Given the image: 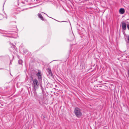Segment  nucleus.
<instances>
[{"mask_svg": "<svg viewBox=\"0 0 129 129\" xmlns=\"http://www.w3.org/2000/svg\"><path fill=\"white\" fill-rule=\"evenodd\" d=\"M74 112L76 116L78 117H80L82 115V113L80 109L76 108L74 110Z\"/></svg>", "mask_w": 129, "mask_h": 129, "instance_id": "obj_1", "label": "nucleus"}, {"mask_svg": "<svg viewBox=\"0 0 129 129\" xmlns=\"http://www.w3.org/2000/svg\"><path fill=\"white\" fill-rule=\"evenodd\" d=\"M33 86L34 88L36 90L39 86V83L37 80L36 79H35L33 80Z\"/></svg>", "mask_w": 129, "mask_h": 129, "instance_id": "obj_2", "label": "nucleus"}, {"mask_svg": "<svg viewBox=\"0 0 129 129\" xmlns=\"http://www.w3.org/2000/svg\"><path fill=\"white\" fill-rule=\"evenodd\" d=\"M122 28L123 30H125L126 29V25L125 22H122L121 23Z\"/></svg>", "mask_w": 129, "mask_h": 129, "instance_id": "obj_3", "label": "nucleus"}, {"mask_svg": "<svg viewBox=\"0 0 129 129\" xmlns=\"http://www.w3.org/2000/svg\"><path fill=\"white\" fill-rule=\"evenodd\" d=\"M41 72H38L36 74L37 76L38 77V78L39 79H42V77L41 75Z\"/></svg>", "mask_w": 129, "mask_h": 129, "instance_id": "obj_4", "label": "nucleus"}, {"mask_svg": "<svg viewBox=\"0 0 129 129\" xmlns=\"http://www.w3.org/2000/svg\"><path fill=\"white\" fill-rule=\"evenodd\" d=\"M119 11L120 14H122L124 13L125 10L123 8H121L120 9Z\"/></svg>", "mask_w": 129, "mask_h": 129, "instance_id": "obj_5", "label": "nucleus"}, {"mask_svg": "<svg viewBox=\"0 0 129 129\" xmlns=\"http://www.w3.org/2000/svg\"><path fill=\"white\" fill-rule=\"evenodd\" d=\"M48 72L49 74L51 76H52L53 75L52 73L51 70L50 69L48 68Z\"/></svg>", "mask_w": 129, "mask_h": 129, "instance_id": "obj_6", "label": "nucleus"}, {"mask_svg": "<svg viewBox=\"0 0 129 129\" xmlns=\"http://www.w3.org/2000/svg\"><path fill=\"white\" fill-rule=\"evenodd\" d=\"M38 16L39 18H40L42 20H44V19L43 17V16L40 14H38Z\"/></svg>", "mask_w": 129, "mask_h": 129, "instance_id": "obj_7", "label": "nucleus"}, {"mask_svg": "<svg viewBox=\"0 0 129 129\" xmlns=\"http://www.w3.org/2000/svg\"><path fill=\"white\" fill-rule=\"evenodd\" d=\"M18 62L20 64H21L22 63V61L21 60H20L18 61Z\"/></svg>", "mask_w": 129, "mask_h": 129, "instance_id": "obj_8", "label": "nucleus"}, {"mask_svg": "<svg viewBox=\"0 0 129 129\" xmlns=\"http://www.w3.org/2000/svg\"><path fill=\"white\" fill-rule=\"evenodd\" d=\"M10 44L12 45V46H13V48H14L15 46L14 45H13V44H12L11 43H10Z\"/></svg>", "mask_w": 129, "mask_h": 129, "instance_id": "obj_9", "label": "nucleus"}, {"mask_svg": "<svg viewBox=\"0 0 129 129\" xmlns=\"http://www.w3.org/2000/svg\"><path fill=\"white\" fill-rule=\"evenodd\" d=\"M127 26L128 29L129 30V24H127Z\"/></svg>", "mask_w": 129, "mask_h": 129, "instance_id": "obj_10", "label": "nucleus"}, {"mask_svg": "<svg viewBox=\"0 0 129 129\" xmlns=\"http://www.w3.org/2000/svg\"><path fill=\"white\" fill-rule=\"evenodd\" d=\"M127 38H128V42L129 43V36H128V37Z\"/></svg>", "mask_w": 129, "mask_h": 129, "instance_id": "obj_11", "label": "nucleus"}, {"mask_svg": "<svg viewBox=\"0 0 129 129\" xmlns=\"http://www.w3.org/2000/svg\"><path fill=\"white\" fill-rule=\"evenodd\" d=\"M128 77L129 78V70H128Z\"/></svg>", "mask_w": 129, "mask_h": 129, "instance_id": "obj_12", "label": "nucleus"}, {"mask_svg": "<svg viewBox=\"0 0 129 129\" xmlns=\"http://www.w3.org/2000/svg\"><path fill=\"white\" fill-rule=\"evenodd\" d=\"M34 93L35 94L36 93V92L35 91Z\"/></svg>", "mask_w": 129, "mask_h": 129, "instance_id": "obj_13", "label": "nucleus"}]
</instances>
